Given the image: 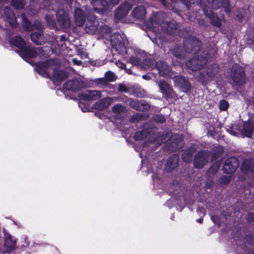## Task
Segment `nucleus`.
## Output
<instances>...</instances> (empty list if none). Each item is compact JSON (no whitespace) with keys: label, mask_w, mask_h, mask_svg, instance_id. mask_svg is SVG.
<instances>
[{"label":"nucleus","mask_w":254,"mask_h":254,"mask_svg":"<svg viewBox=\"0 0 254 254\" xmlns=\"http://www.w3.org/2000/svg\"><path fill=\"white\" fill-rule=\"evenodd\" d=\"M111 44L120 54L126 53L125 42L126 40L119 33H116L110 36Z\"/></svg>","instance_id":"obj_1"},{"label":"nucleus","mask_w":254,"mask_h":254,"mask_svg":"<svg viewBox=\"0 0 254 254\" xmlns=\"http://www.w3.org/2000/svg\"><path fill=\"white\" fill-rule=\"evenodd\" d=\"M10 42L15 47L24 50V54L27 58H33L36 56L37 51L35 49L27 48L25 49V42L19 36H16L11 40Z\"/></svg>","instance_id":"obj_2"},{"label":"nucleus","mask_w":254,"mask_h":254,"mask_svg":"<svg viewBox=\"0 0 254 254\" xmlns=\"http://www.w3.org/2000/svg\"><path fill=\"white\" fill-rule=\"evenodd\" d=\"M110 2V3L106 0H102L100 1L99 0H95L93 2V6L94 7V9L98 13H103L104 11L108 10L112 6V5H114L117 4L119 0H108Z\"/></svg>","instance_id":"obj_3"},{"label":"nucleus","mask_w":254,"mask_h":254,"mask_svg":"<svg viewBox=\"0 0 254 254\" xmlns=\"http://www.w3.org/2000/svg\"><path fill=\"white\" fill-rule=\"evenodd\" d=\"M85 83L79 78H75L72 80H68L64 85V88L66 90L76 91L84 88Z\"/></svg>","instance_id":"obj_4"},{"label":"nucleus","mask_w":254,"mask_h":254,"mask_svg":"<svg viewBox=\"0 0 254 254\" xmlns=\"http://www.w3.org/2000/svg\"><path fill=\"white\" fill-rule=\"evenodd\" d=\"M207 62V60L202 56H198L193 58L187 63V67L190 70H195L199 69L204 65Z\"/></svg>","instance_id":"obj_5"},{"label":"nucleus","mask_w":254,"mask_h":254,"mask_svg":"<svg viewBox=\"0 0 254 254\" xmlns=\"http://www.w3.org/2000/svg\"><path fill=\"white\" fill-rule=\"evenodd\" d=\"M208 160V153L206 151L199 152L194 160V165L195 168H202Z\"/></svg>","instance_id":"obj_6"},{"label":"nucleus","mask_w":254,"mask_h":254,"mask_svg":"<svg viewBox=\"0 0 254 254\" xmlns=\"http://www.w3.org/2000/svg\"><path fill=\"white\" fill-rule=\"evenodd\" d=\"M101 97V92L96 90H86L79 95L81 100H95Z\"/></svg>","instance_id":"obj_7"},{"label":"nucleus","mask_w":254,"mask_h":254,"mask_svg":"<svg viewBox=\"0 0 254 254\" xmlns=\"http://www.w3.org/2000/svg\"><path fill=\"white\" fill-rule=\"evenodd\" d=\"M232 76L234 82L237 84H240L244 79V74L241 67L236 64L232 67Z\"/></svg>","instance_id":"obj_8"},{"label":"nucleus","mask_w":254,"mask_h":254,"mask_svg":"<svg viewBox=\"0 0 254 254\" xmlns=\"http://www.w3.org/2000/svg\"><path fill=\"white\" fill-rule=\"evenodd\" d=\"M238 166L237 159L235 157H231L226 161L223 166V170L226 173L230 174L234 172Z\"/></svg>","instance_id":"obj_9"},{"label":"nucleus","mask_w":254,"mask_h":254,"mask_svg":"<svg viewBox=\"0 0 254 254\" xmlns=\"http://www.w3.org/2000/svg\"><path fill=\"white\" fill-rule=\"evenodd\" d=\"M58 22L64 28H67L70 26V21L68 16L65 13L63 9H59L57 13Z\"/></svg>","instance_id":"obj_10"},{"label":"nucleus","mask_w":254,"mask_h":254,"mask_svg":"<svg viewBox=\"0 0 254 254\" xmlns=\"http://www.w3.org/2000/svg\"><path fill=\"white\" fill-rule=\"evenodd\" d=\"M174 82L176 85L181 87L184 92L188 91L190 88V85L187 79L182 76H175Z\"/></svg>","instance_id":"obj_11"},{"label":"nucleus","mask_w":254,"mask_h":254,"mask_svg":"<svg viewBox=\"0 0 254 254\" xmlns=\"http://www.w3.org/2000/svg\"><path fill=\"white\" fill-rule=\"evenodd\" d=\"M155 66L161 76L164 77H172L170 67L167 65L165 63L163 62H159L156 63Z\"/></svg>","instance_id":"obj_12"},{"label":"nucleus","mask_w":254,"mask_h":254,"mask_svg":"<svg viewBox=\"0 0 254 254\" xmlns=\"http://www.w3.org/2000/svg\"><path fill=\"white\" fill-rule=\"evenodd\" d=\"M131 6L129 3H126L123 4L116 10L115 14L116 18L120 19L125 16L127 14Z\"/></svg>","instance_id":"obj_13"},{"label":"nucleus","mask_w":254,"mask_h":254,"mask_svg":"<svg viewBox=\"0 0 254 254\" xmlns=\"http://www.w3.org/2000/svg\"><path fill=\"white\" fill-rule=\"evenodd\" d=\"M3 240V247L5 249V251L3 253H10L14 247V241L12 240L11 236L7 234H4Z\"/></svg>","instance_id":"obj_14"},{"label":"nucleus","mask_w":254,"mask_h":254,"mask_svg":"<svg viewBox=\"0 0 254 254\" xmlns=\"http://www.w3.org/2000/svg\"><path fill=\"white\" fill-rule=\"evenodd\" d=\"M254 130V125L252 121H249L244 124L242 133L246 136L251 137L252 134Z\"/></svg>","instance_id":"obj_15"},{"label":"nucleus","mask_w":254,"mask_h":254,"mask_svg":"<svg viewBox=\"0 0 254 254\" xmlns=\"http://www.w3.org/2000/svg\"><path fill=\"white\" fill-rule=\"evenodd\" d=\"M113 102L111 98H106L100 100L95 104L94 108L96 110H102L107 107Z\"/></svg>","instance_id":"obj_16"},{"label":"nucleus","mask_w":254,"mask_h":254,"mask_svg":"<svg viewBox=\"0 0 254 254\" xmlns=\"http://www.w3.org/2000/svg\"><path fill=\"white\" fill-rule=\"evenodd\" d=\"M6 18L12 27H15L17 25L14 14L9 8H6L4 11Z\"/></svg>","instance_id":"obj_17"},{"label":"nucleus","mask_w":254,"mask_h":254,"mask_svg":"<svg viewBox=\"0 0 254 254\" xmlns=\"http://www.w3.org/2000/svg\"><path fill=\"white\" fill-rule=\"evenodd\" d=\"M75 21L79 26H82L84 23V16L82 10L79 8H76L74 11Z\"/></svg>","instance_id":"obj_18"},{"label":"nucleus","mask_w":254,"mask_h":254,"mask_svg":"<svg viewBox=\"0 0 254 254\" xmlns=\"http://www.w3.org/2000/svg\"><path fill=\"white\" fill-rule=\"evenodd\" d=\"M53 61L50 60L47 61L44 65L45 67V69L39 68L37 70L38 73L44 77L50 76L51 74V67L50 66L53 64Z\"/></svg>","instance_id":"obj_19"},{"label":"nucleus","mask_w":254,"mask_h":254,"mask_svg":"<svg viewBox=\"0 0 254 254\" xmlns=\"http://www.w3.org/2000/svg\"><path fill=\"white\" fill-rule=\"evenodd\" d=\"M145 9L143 6H139L133 9V14L138 19L143 18L145 15Z\"/></svg>","instance_id":"obj_20"},{"label":"nucleus","mask_w":254,"mask_h":254,"mask_svg":"<svg viewBox=\"0 0 254 254\" xmlns=\"http://www.w3.org/2000/svg\"><path fill=\"white\" fill-rule=\"evenodd\" d=\"M158 85L160 87L161 91L166 94H169L171 91L170 86L164 81H160L158 83Z\"/></svg>","instance_id":"obj_21"},{"label":"nucleus","mask_w":254,"mask_h":254,"mask_svg":"<svg viewBox=\"0 0 254 254\" xmlns=\"http://www.w3.org/2000/svg\"><path fill=\"white\" fill-rule=\"evenodd\" d=\"M53 76L57 80H61L66 78L67 75L63 71L54 70L53 72Z\"/></svg>","instance_id":"obj_22"},{"label":"nucleus","mask_w":254,"mask_h":254,"mask_svg":"<svg viewBox=\"0 0 254 254\" xmlns=\"http://www.w3.org/2000/svg\"><path fill=\"white\" fill-rule=\"evenodd\" d=\"M179 159L177 156H174L172 158H170L167 162V166L170 169H173L177 166V165L178 163Z\"/></svg>","instance_id":"obj_23"},{"label":"nucleus","mask_w":254,"mask_h":254,"mask_svg":"<svg viewBox=\"0 0 254 254\" xmlns=\"http://www.w3.org/2000/svg\"><path fill=\"white\" fill-rule=\"evenodd\" d=\"M110 32L111 28L108 26L104 25L100 28V35L104 38H108V36Z\"/></svg>","instance_id":"obj_24"},{"label":"nucleus","mask_w":254,"mask_h":254,"mask_svg":"<svg viewBox=\"0 0 254 254\" xmlns=\"http://www.w3.org/2000/svg\"><path fill=\"white\" fill-rule=\"evenodd\" d=\"M31 38L32 41L38 45L42 44V36L36 32H33L31 35Z\"/></svg>","instance_id":"obj_25"},{"label":"nucleus","mask_w":254,"mask_h":254,"mask_svg":"<svg viewBox=\"0 0 254 254\" xmlns=\"http://www.w3.org/2000/svg\"><path fill=\"white\" fill-rule=\"evenodd\" d=\"M12 5L16 8H21L23 7V0H12Z\"/></svg>","instance_id":"obj_26"},{"label":"nucleus","mask_w":254,"mask_h":254,"mask_svg":"<svg viewBox=\"0 0 254 254\" xmlns=\"http://www.w3.org/2000/svg\"><path fill=\"white\" fill-rule=\"evenodd\" d=\"M229 107L228 103L225 100H222L219 103V108L221 110L225 111Z\"/></svg>","instance_id":"obj_27"},{"label":"nucleus","mask_w":254,"mask_h":254,"mask_svg":"<svg viewBox=\"0 0 254 254\" xmlns=\"http://www.w3.org/2000/svg\"><path fill=\"white\" fill-rule=\"evenodd\" d=\"M105 78L106 80L112 81L115 79L114 73L111 71H107L105 74Z\"/></svg>","instance_id":"obj_28"},{"label":"nucleus","mask_w":254,"mask_h":254,"mask_svg":"<svg viewBox=\"0 0 254 254\" xmlns=\"http://www.w3.org/2000/svg\"><path fill=\"white\" fill-rule=\"evenodd\" d=\"M124 110V107L120 104L115 105L113 107V111L115 113H120Z\"/></svg>","instance_id":"obj_29"},{"label":"nucleus","mask_w":254,"mask_h":254,"mask_svg":"<svg viewBox=\"0 0 254 254\" xmlns=\"http://www.w3.org/2000/svg\"><path fill=\"white\" fill-rule=\"evenodd\" d=\"M79 106L81 109L82 112H86L89 111V108L87 106H85L84 105V103L82 102H79Z\"/></svg>","instance_id":"obj_30"},{"label":"nucleus","mask_w":254,"mask_h":254,"mask_svg":"<svg viewBox=\"0 0 254 254\" xmlns=\"http://www.w3.org/2000/svg\"><path fill=\"white\" fill-rule=\"evenodd\" d=\"M140 103L137 101H132L130 103L131 106L137 110H141L139 106Z\"/></svg>","instance_id":"obj_31"},{"label":"nucleus","mask_w":254,"mask_h":254,"mask_svg":"<svg viewBox=\"0 0 254 254\" xmlns=\"http://www.w3.org/2000/svg\"><path fill=\"white\" fill-rule=\"evenodd\" d=\"M96 29V28L95 26H92L91 28L90 29V27H87V26H86L85 30L87 33H93L95 30Z\"/></svg>","instance_id":"obj_32"},{"label":"nucleus","mask_w":254,"mask_h":254,"mask_svg":"<svg viewBox=\"0 0 254 254\" xmlns=\"http://www.w3.org/2000/svg\"><path fill=\"white\" fill-rule=\"evenodd\" d=\"M46 18H47V22L50 26H54L55 25V22H54V20L53 19V18H51L49 17V16H48L46 17Z\"/></svg>","instance_id":"obj_33"},{"label":"nucleus","mask_w":254,"mask_h":254,"mask_svg":"<svg viewBox=\"0 0 254 254\" xmlns=\"http://www.w3.org/2000/svg\"><path fill=\"white\" fill-rule=\"evenodd\" d=\"M116 64L119 67L122 69H124L126 67L125 64L122 63L120 61L116 62Z\"/></svg>","instance_id":"obj_34"},{"label":"nucleus","mask_w":254,"mask_h":254,"mask_svg":"<svg viewBox=\"0 0 254 254\" xmlns=\"http://www.w3.org/2000/svg\"><path fill=\"white\" fill-rule=\"evenodd\" d=\"M129 62L130 63L134 65L137 64H138V61L137 59L133 57H132L130 58Z\"/></svg>","instance_id":"obj_35"},{"label":"nucleus","mask_w":254,"mask_h":254,"mask_svg":"<svg viewBox=\"0 0 254 254\" xmlns=\"http://www.w3.org/2000/svg\"><path fill=\"white\" fill-rule=\"evenodd\" d=\"M78 55H80L82 58H86V55L85 53V51L84 50V49H81V51L80 50H79L78 51Z\"/></svg>","instance_id":"obj_36"},{"label":"nucleus","mask_w":254,"mask_h":254,"mask_svg":"<svg viewBox=\"0 0 254 254\" xmlns=\"http://www.w3.org/2000/svg\"><path fill=\"white\" fill-rule=\"evenodd\" d=\"M156 120L160 123H163L165 122V119L163 116H159L156 118Z\"/></svg>","instance_id":"obj_37"},{"label":"nucleus","mask_w":254,"mask_h":254,"mask_svg":"<svg viewBox=\"0 0 254 254\" xmlns=\"http://www.w3.org/2000/svg\"><path fill=\"white\" fill-rule=\"evenodd\" d=\"M197 213L199 214V215H205V212L204 211V210L203 208H199L197 209Z\"/></svg>","instance_id":"obj_38"},{"label":"nucleus","mask_w":254,"mask_h":254,"mask_svg":"<svg viewBox=\"0 0 254 254\" xmlns=\"http://www.w3.org/2000/svg\"><path fill=\"white\" fill-rule=\"evenodd\" d=\"M73 63L76 65H80L81 63V62L79 60H78L76 59H72Z\"/></svg>","instance_id":"obj_39"},{"label":"nucleus","mask_w":254,"mask_h":254,"mask_svg":"<svg viewBox=\"0 0 254 254\" xmlns=\"http://www.w3.org/2000/svg\"><path fill=\"white\" fill-rule=\"evenodd\" d=\"M229 181H230V180L228 178H225L224 177L222 178V182L224 184H227L229 182Z\"/></svg>","instance_id":"obj_40"},{"label":"nucleus","mask_w":254,"mask_h":254,"mask_svg":"<svg viewBox=\"0 0 254 254\" xmlns=\"http://www.w3.org/2000/svg\"><path fill=\"white\" fill-rule=\"evenodd\" d=\"M119 89L121 91L126 92V88L123 85H120L119 87Z\"/></svg>","instance_id":"obj_41"},{"label":"nucleus","mask_w":254,"mask_h":254,"mask_svg":"<svg viewBox=\"0 0 254 254\" xmlns=\"http://www.w3.org/2000/svg\"><path fill=\"white\" fill-rule=\"evenodd\" d=\"M22 18H23V23H25V24H27V25L29 24V22L28 21H27L26 19H24V17H23L22 16ZM25 26L27 27V26H28V25H25Z\"/></svg>","instance_id":"obj_42"},{"label":"nucleus","mask_w":254,"mask_h":254,"mask_svg":"<svg viewBox=\"0 0 254 254\" xmlns=\"http://www.w3.org/2000/svg\"><path fill=\"white\" fill-rule=\"evenodd\" d=\"M196 44L197 45V46L196 48V49L195 50V51H197L199 49L200 42L198 41H196Z\"/></svg>","instance_id":"obj_43"},{"label":"nucleus","mask_w":254,"mask_h":254,"mask_svg":"<svg viewBox=\"0 0 254 254\" xmlns=\"http://www.w3.org/2000/svg\"><path fill=\"white\" fill-rule=\"evenodd\" d=\"M229 132L231 134L233 135H236V132L235 131H233L232 130H229Z\"/></svg>","instance_id":"obj_44"},{"label":"nucleus","mask_w":254,"mask_h":254,"mask_svg":"<svg viewBox=\"0 0 254 254\" xmlns=\"http://www.w3.org/2000/svg\"><path fill=\"white\" fill-rule=\"evenodd\" d=\"M140 134H141V132H137L135 134V137L138 139V136H139Z\"/></svg>","instance_id":"obj_45"},{"label":"nucleus","mask_w":254,"mask_h":254,"mask_svg":"<svg viewBox=\"0 0 254 254\" xmlns=\"http://www.w3.org/2000/svg\"><path fill=\"white\" fill-rule=\"evenodd\" d=\"M148 76H147V75H143L142 76V78H143V79H148Z\"/></svg>","instance_id":"obj_46"},{"label":"nucleus","mask_w":254,"mask_h":254,"mask_svg":"<svg viewBox=\"0 0 254 254\" xmlns=\"http://www.w3.org/2000/svg\"><path fill=\"white\" fill-rule=\"evenodd\" d=\"M197 221L199 223H201L202 221V219H201V218L198 219L197 220Z\"/></svg>","instance_id":"obj_47"},{"label":"nucleus","mask_w":254,"mask_h":254,"mask_svg":"<svg viewBox=\"0 0 254 254\" xmlns=\"http://www.w3.org/2000/svg\"><path fill=\"white\" fill-rule=\"evenodd\" d=\"M26 29H27L28 30H33V28H31L29 27V26H27V27H26Z\"/></svg>","instance_id":"obj_48"},{"label":"nucleus","mask_w":254,"mask_h":254,"mask_svg":"<svg viewBox=\"0 0 254 254\" xmlns=\"http://www.w3.org/2000/svg\"><path fill=\"white\" fill-rule=\"evenodd\" d=\"M211 219L214 222V219L213 217H211Z\"/></svg>","instance_id":"obj_49"},{"label":"nucleus","mask_w":254,"mask_h":254,"mask_svg":"<svg viewBox=\"0 0 254 254\" xmlns=\"http://www.w3.org/2000/svg\"><path fill=\"white\" fill-rule=\"evenodd\" d=\"M150 67L151 68H154V65H150Z\"/></svg>","instance_id":"obj_50"},{"label":"nucleus","mask_w":254,"mask_h":254,"mask_svg":"<svg viewBox=\"0 0 254 254\" xmlns=\"http://www.w3.org/2000/svg\"><path fill=\"white\" fill-rule=\"evenodd\" d=\"M180 139H182V136H180Z\"/></svg>","instance_id":"obj_51"}]
</instances>
